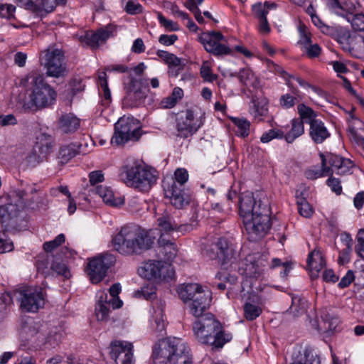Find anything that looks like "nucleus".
Masks as SVG:
<instances>
[{
	"mask_svg": "<svg viewBox=\"0 0 364 364\" xmlns=\"http://www.w3.org/2000/svg\"><path fill=\"white\" fill-rule=\"evenodd\" d=\"M24 92L16 97L17 105L26 112H36L50 107L56 101L57 92L37 71H31L19 80Z\"/></svg>",
	"mask_w": 364,
	"mask_h": 364,
	"instance_id": "1",
	"label": "nucleus"
},
{
	"mask_svg": "<svg viewBox=\"0 0 364 364\" xmlns=\"http://www.w3.org/2000/svg\"><path fill=\"white\" fill-rule=\"evenodd\" d=\"M259 195L245 191L239 197V214L252 241L264 237L271 227L269 208Z\"/></svg>",
	"mask_w": 364,
	"mask_h": 364,
	"instance_id": "2",
	"label": "nucleus"
},
{
	"mask_svg": "<svg viewBox=\"0 0 364 364\" xmlns=\"http://www.w3.org/2000/svg\"><path fill=\"white\" fill-rule=\"evenodd\" d=\"M114 248L123 255H140L149 250L153 239L149 232L140 226L130 224L123 226L119 232L113 237Z\"/></svg>",
	"mask_w": 364,
	"mask_h": 364,
	"instance_id": "3",
	"label": "nucleus"
},
{
	"mask_svg": "<svg viewBox=\"0 0 364 364\" xmlns=\"http://www.w3.org/2000/svg\"><path fill=\"white\" fill-rule=\"evenodd\" d=\"M198 317L193 323V334L198 342L220 348L232 339V334L223 330L213 314H203Z\"/></svg>",
	"mask_w": 364,
	"mask_h": 364,
	"instance_id": "4",
	"label": "nucleus"
},
{
	"mask_svg": "<svg viewBox=\"0 0 364 364\" xmlns=\"http://www.w3.org/2000/svg\"><path fill=\"white\" fill-rule=\"evenodd\" d=\"M153 364H192L191 349L178 338H168L153 351Z\"/></svg>",
	"mask_w": 364,
	"mask_h": 364,
	"instance_id": "5",
	"label": "nucleus"
},
{
	"mask_svg": "<svg viewBox=\"0 0 364 364\" xmlns=\"http://www.w3.org/2000/svg\"><path fill=\"white\" fill-rule=\"evenodd\" d=\"M178 293L184 302L190 301V311L196 317L201 316L210 305V293L197 283L181 284L178 287Z\"/></svg>",
	"mask_w": 364,
	"mask_h": 364,
	"instance_id": "6",
	"label": "nucleus"
},
{
	"mask_svg": "<svg viewBox=\"0 0 364 364\" xmlns=\"http://www.w3.org/2000/svg\"><path fill=\"white\" fill-rule=\"evenodd\" d=\"M119 177L128 186L140 191H148L156 182V176L153 171L138 164L122 166Z\"/></svg>",
	"mask_w": 364,
	"mask_h": 364,
	"instance_id": "7",
	"label": "nucleus"
},
{
	"mask_svg": "<svg viewBox=\"0 0 364 364\" xmlns=\"http://www.w3.org/2000/svg\"><path fill=\"white\" fill-rule=\"evenodd\" d=\"M141 135L139 122L133 117H121L114 125L111 144L119 146L129 141H137Z\"/></svg>",
	"mask_w": 364,
	"mask_h": 364,
	"instance_id": "8",
	"label": "nucleus"
},
{
	"mask_svg": "<svg viewBox=\"0 0 364 364\" xmlns=\"http://www.w3.org/2000/svg\"><path fill=\"white\" fill-rule=\"evenodd\" d=\"M18 301L19 309L23 312L36 313L43 308L46 301V293L38 286L21 287L18 291Z\"/></svg>",
	"mask_w": 364,
	"mask_h": 364,
	"instance_id": "9",
	"label": "nucleus"
},
{
	"mask_svg": "<svg viewBox=\"0 0 364 364\" xmlns=\"http://www.w3.org/2000/svg\"><path fill=\"white\" fill-rule=\"evenodd\" d=\"M41 64L46 69V75L60 77L67 73L63 51L55 46H50L40 56Z\"/></svg>",
	"mask_w": 364,
	"mask_h": 364,
	"instance_id": "10",
	"label": "nucleus"
},
{
	"mask_svg": "<svg viewBox=\"0 0 364 364\" xmlns=\"http://www.w3.org/2000/svg\"><path fill=\"white\" fill-rule=\"evenodd\" d=\"M115 257L106 253L91 259L88 263L87 275L92 284H97L105 277L107 269L114 264Z\"/></svg>",
	"mask_w": 364,
	"mask_h": 364,
	"instance_id": "11",
	"label": "nucleus"
},
{
	"mask_svg": "<svg viewBox=\"0 0 364 364\" xmlns=\"http://www.w3.org/2000/svg\"><path fill=\"white\" fill-rule=\"evenodd\" d=\"M163 188L166 198H169L170 203L175 208L182 209L189 204L190 196L185 191L183 186L176 182L172 177L163 181Z\"/></svg>",
	"mask_w": 364,
	"mask_h": 364,
	"instance_id": "12",
	"label": "nucleus"
},
{
	"mask_svg": "<svg viewBox=\"0 0 364 364\" xmlns=\"http://www.w3.org/2000/svg\"><path fill=\"white\" fill-rule=\"evenodd\" d=\"M53 140L50 135L41 133L36 136V141L31 151L26 156L27 163L35 166L45 160L51 152Z\"/></svg>",
	"mask_w": 364,
	"mask_h": 364,
	"instance_id": "13",
	"label": "nucleus"
},
{
	"mask_svg": "<svg viewBox=\"0 0 364 364\" xmlns=\"http://www.w3.org/2000/svg\"><path fill=\"white\" fill-rule=\"evenodd\" d=\"M139 274L149 280L171 278L173 272L169 264L161 260H149L139 270Z\"/></svg>",
	"mask_w": 364,
	"mask_h": 364,
	"instance_id": "14",
	"label": "nucleus"
},
{
	"mask_svg": "<svg viewBox=\"0 0 364 364\" xmlns=\"http://www.w3.org/2000/svg\"><path fill=\"white\" fill-rule=\"evenodd\" d=\"M200 42L205 50L215 55H227L231 53L230 48L220 43L224 41L223 35L218 31L203 33L199 37Z\"/></svg>",
	"mask_w": 364,
	"mask_h": 364,
	"instance_id": "15",
	"label": "nucleus"
},
{
	"mask_svg": "<svg viewBox=\"0 0 364 364\" xmlns=\"http://www.w3.org/2000/svg\"><path fill=\"white\" fill-rule=\"evenodd\" d=\"M203 124L201 117H196L191 110H186L184 115L177 120L178 136L187 138L195 134Z\"/></svg>",
	"mask_w": 364,
	"mask_h": 364,
	"instance_id": "16",
	"label": "nucleus"
},
{
	"mask_svg": "<svg viewBox=\"0 0 364 364\" xmlns=\"http://www.w3.org/2000/svg\"><path fill=\"white\" fill-rule=\"evenodd\" d=\"M110 357L116 364H133V345L127 341H115L110 344Z\"/></svg>",
	"mask_w": 364,
	"mask_h": 364,
	"instance_id": "17",
	"label": "nucleus"
},
{
	"mask_svg": "<svg viewBox=\"0 0 364 364\" xmlns=\"http://www.w3.org/2000/svg\"><path fill=\"white\" fill-rule=\"evenodd\" d=\"M20 336L27 343L29 348L36 350V343L43 338L41 324L32 318L24 321L20 330Z\"/></svg>",
	"mask_w": 364,
	"mask_h": 364,
	"instance_id": "18",
	"label": "nucleus"
},
{
	"mask_svg": "<svg viewBox=\"0 0 364 364\" xmlns=\"http://www.w3.org/2000/svg\"><path fill=\"white\" fill-rule=\"evenodd\" d=\"M25 196L24 190L14 191L10 196L12 197V201L0 206V218H6L16 216L20 210L26 207Z\"/></svg>",
	"mask_w": 364,
	"mask_h": 364,
	"instance_id": "19",
	"label": "nucleus"
},
{
	"mask_svg": "<svg viewBox=\"0 0 364 364\" xmlns=\"http://www.w3.org/2000/svg\"><path fill=\"white\" fill-rule=\"evenodd\" d=\"M126 89L127 95L124 99L126 100H133L132 105L136 106L141 100L146 97L148 85L146 82H144L141 79L132 78Z\"/></svg>",
	"mask_w": 364,
	"mask_h": 364,
	"instance_id": "20",
	"label": "nucleus"
},
{
	"mask_svg": "<svg viewBox=\"0 0 364 364\" xmlns=\"http://www.w3.org/2000/svg\"><path fill=\"white\" fill-rule=\"evenodd\" d=\"M158 225L161 231L169 232L173 230L186 233L193 230L196 225L193 224H182L178 225L174 220L173 217L168 212L164 213L161 216L157 219Z\"/></svg>",
	"mask_w": 364,
	"mask_h": 364,
	"instance_id": "21",
	"label": "nucleus"
},
{
	"mask_svg": "<svg viewBox=\"0 0 364 364\" xmlns=\"http://www.w3.org/2000/svg\"><path fill=\"white\" fill-rule=\"evenodd\" d=\"M277 4L274 2L265 1L257 3L252 6L254 15L259 19V29L262 33H269L270 27L267 19V15L269 10L275 9Z\"/></svg>",
	"mask_w": 364,
	"mask_h": 364,
	"instance_id": "22",
	"label": "nucleus"
},
{
	"mask_svg": "<svg viewBox=\"0 0 364 364\" xmlns=\"http://www.w3.org/2000/svg\"><path fill=\"white\" fill-rule=\"evenodd\" d=\"M114 31V26L108 25L105 28L99 29L97 32H87L81 37L82 41H85L92 48H97L100 43H103Z\"/></svg>",
	"mask_w": 364,
	"mask_h": 364,
	"instance_id": "23",
	"label": "nucleus"
},
{
	"mask_svg": "<svg viewBox=\"0 0 364 364\" xmlns=\"http://www.w3.org/2000/svg\"><path fill=\"white\" fill-rule=\"evenodd\" d=\"M309 124V136L315 144H322L331 136L325 124L320 119L308 122Z\"/></svg>",
	"mask_w": 364,
	"mask_h": 364,
	"instance_id": "24",
	"label": "nucleus"
},
{
	"mask_svg": "<svg viewBox=\"0 0 364 364\" xmlns=\"http://www.w3.org/2000/svg\"><path fill=\"white\" fill-rule=\"evenodd\" d=\"M159 244V257L166 260L171 261L177 255L178 249L176 245L166 237V235L161 234L158 240Z\"/></svg>",
	"mask_w": 364,
	"mask_h": 364,
	"instance_id": "25",
	"label": "nucleus"
},
{
	"mask_svg": "<svg viewBox=\"0 0 364 364\" xmlns=\"http://www.w3.org/2000/svg\"><path fill=\"white\" fill-rule=\"evenodd\" d=\"M80 125V119L73 113H65L62 114L57 122L58 129L65 134L75 132L79 129Z\"/></svg>",
	"mask_w": 364,
	"mask_h": 364,
	"instance_id": "26",
	"label": "nucleus"
},
{
	"mask_svg": "<svg viewBox=\"0 0 364 364\" xmlns=\"http://www.w3.org/2000/svg\"><path fill=\"white\" fill-rule=\"evenodd\" d=\"M328 163L330 173L335 172L340 175L346 174L353 167V162L350 159L333 154L328 156Z\"/></svg>",
	"mask_w": 364,
	"mask_h": 364,
	"instance_id": "27",
	"label": "nucleus"
},
{
	"mask_svg": "<svg viewBox=\"0 0 364 364\" xmlns=\"http://www.w3.org/2000/svg\"><path fill=\"white\" fill-rule=\"evenodd\" d=\"M215 242V248L218 249L219 262L223 264L234 256V245L230 240L225 237H220Z\"/></svg>",
	"mask_w": 364,
	"mask_h": 364,
	"instance_id": "28",
	"label": "nucleus"
},
{
	"mask_svg": "<svg viewBox=\"0 0 364 364\" xmlns=\"http://www.w3.org/2000/svg\"><path fill=\"white\" fill-rule=\"evenodd\" d=\"M97 302L95 306V314L98 321H107L109 316V306L112 302H109L108 295L105 291L97 293Z\"/></svg>",
	"mask_w": 364,
	"mask_h": 364,
	"instance_id": "29",
	"label": "nucleus"
},
{
	"mask_svg": "<svg viewBox=\"0 0 364 364\" xmlns=\"http://www.w3.org/2000/svg\"><path fill=\"white\" fill-rule=\"evenodd\" d=\"M154 309L153 319L155 323L156 331L162 332L165 330L164 313L165 302L161 299H155L152 301Z\"/></svg>",
	"mask_w": 364,
	"mask_h": 364,
	"instance_id": "30",
	"label": "nucleus"
},
{
	"mask_svg": "<svg viewBox=\"0 0 364 364\" xmlns=\"http://www.w3.org/2000/svg\"><path fill=\"white\" fill-rule=\"evenodd\" d=\"M62 333L53 332L46 336L43 333V338H41L36 343V350H47L55 348L58 346L62 340Z\"/></svg>",
	"mask_w": 364,
	"mask_h": 364,
	"instance_id": "31",
	"label": "nucleus"
},
{
	"mask_svg": "<svg viewBox=\"0 0 364 364\" xmlns=\"http://www.w3.org/2000/svg\"><path fill=\"white\" fill-rule=\"evenodd\" d=\"M95 192L103 201L111 206H118L124 203L121 198H115L112 189L105 186H98L95 188Z\"/></svg>",
	"mask_w": 364,
	"mask_h": 364,
	"instance_id": "32",
	"label": "nucleus"
},
{
	"mask_svg": "<svg viewBox=\"0 0 364 364\" xmlns=\"http://www.w3.org/2000/svg\"><path fill=\"white\" fill-rule=\"evenodd\" d=\"M81 144H70L60 147L58 153V160L62 164H67L70 160L80 153Z\"/></svg>",
	"mask_w": 364,
	"mask_h": 364,
	"instance_id": "33",
	"label": "nucleus"
},
{
	"mask_svg": "<svg viewBox=\"0 0 364 364\" xmlns=\"http://www.w3.org/2000/svg\"><path fill=\"white\" fill-rule=\"evenodd\" d=\"M308 302L306 299L299 296H292L291 305L287 312L292 314L294 318H297L306 312Z\"/></svg>",
	"mask_w": 364,
	"mask_h": 364,
	"instance_id": "34",
	"label": "nucleus"
},
{
	"mask_svg": "<svg viewBox=\"0 0 364 364\" xmlns=\"http://www.w3.org/2000/svg\"><path fill=\"white\" fill-rule=\"evenodd\" d=\"M55 7V0H37L35 1L33 14L43 16L53 12Z\"/></svg>",
	"mask_w": 364,
	"mask_h": 364,
	"instance_id": "35",
	"label": "nucleus"
},
{
	"mask_svg": "<svg viewBox=\"0 0 364 364\" xmlns=\"http://www.w3.org/2000/svg\"><path fill=\"white\" fill-rule=\"evenodd\" d=\"M304 132V122L301 119H294L291 122L290 131L284 136L287 143H292L296 138Z\"/></svg>",
	"mask_w": 364,
	"mask_h": 364,
	"instance_id": "36",
	"label": "nucleus"
},
{
	"mask_svg": "<svg viewBox=\"0 0 364 364\" xmlns=\"http://www.w3.org/2000/svg\"><path fill=\"white\" fill-rule=\"evenodd\" d=\"M307 264L311 271L314 270L318 273L325 264L323 257L319 250H313L308 256Z\"/></svg>",
	"mask_w": 364,
	"mask_h": 364,
	"instance_id": "37",
	"label": "nucleus"
},
{
	"mask_svg": "<svg viewBox=\"0 0 364 364\" xmlns=\"http://www.w3.org/2000/svg\"><path fill=\"white\" fill-rule=\"evenodd\" d=\"M321 318L323 323V329L326 332L335 331L340 323V320L336 315L328 311L323 312Z\"/></svg>",
	"mask_w": 364,
	"mask_h": 364,
	"instance_id": "38",
	"label": "nucleus"
},
{
	"mask_svg": "<svg viewBox=\"0 0 364 364\" xmlns=\"http://www.w3.org/2000/svg\"><path fill=\"white\" fill-rule=\"evenodd\" d=\"M231 121L235 125V133L241 137L247 136L250 134V123L245 118L232 117Z\"/></svg>",
	"mask_w": 364,
	"mask_h": 364,
	"instance_id": "39",
	"label": "nucleus"
},
{
	"mask_svg": "<svg viewBox=\"0 0 364 364\" xmlns=\"http://www.w3.org/2000/svg\"><path fill=\"white\" fill-rule=\"evenodd\" d=\"M291 364H320L319 358L309 350L299 353Z\"/></svg>",
	"mask_w": 364,
	"mask_h": 364,
	"instance_id": "40",
	"label": "nucleus"
},
{
	"mask_svg": "<svg viewBox=\"0 0 364 364\" xmlns=\"http://www.w3.org/2000/svg\"><path fill=\"white\" fill-rule=\"evenodd\" d=\"M183 95V91L180 87H175L171 95L164 98L161 101V105L164 108H172L173 107L177 102L182 98Z\"/></svg>",
	"mask_w": 364,
	"mask_h": 364,
	"instance_id": "41",
	"label": "nucleus"
},
{
	"mask_svg": "<svg viewBox=\"0 0 364 364\" xmlns=\"http://www.w3.org/2000/svg\"><path fill=\"white\" fill-rule=\"evenodd\" d=\"M322 158V169H309L305 172V176L308 179L314 180L319 177L327 176L330 173V168L326 166V160L323 155H321Z\"/></svg>",
	"mask_w": 364,
	"mask_h": 364,
	"instance_id": "42",
	"label": "nucleus"
},
{
	"mask_svg": "<svg viewBox=\"0 0 364 364\" xmlns=\"http://www.w3.org/2000/svg\"><path fill=\"white\" fill-rule=\"evenodd\" d=\"M25 193L24 200L26 203V206H31L32 208L38 209L45 208L47 206L48 200L44 195L36 196V197L28 199V193L26 191Z\"/></svg>",
	"mask_w": 364,
	"mask_h": 364,
	"instance_id": "43",
	"label": "nucleus"
},
{
	"mask_svg": "<svg viewBox=\"0 0 364 364\" xmlns=\"http://www.w3.org/2000/svg\"><path fill=\"white\" fill-rule=\"evenodd\" d=\"M121 291V287L119 283L114 284L109 289V302H112L113 309H119L122 306V301L119 299L118 294Z\"/></svg>",
	"mask_w": 364,
	"mask_h": 364,
	"instance_id": "44",
	"label": "nucleus"
},
{
	"mask_svg": "<svg viewBox=\"0 0 364 364\" xmlns=\"http://www.w3.org/2000/svg\"><path fill=\"white\" fill-rule=\"evenodd\" d=\"M358 6H360L359 3L356 1H352V0H345L341 1V6L338 7L339 9L346 11V14L343 13H338L336 11V13L338 15H340L343 17H345L346 18V16L351 15V16H353L354 15L353 13L356 10V8Z\"/></svg>",
	"mask_w": 364,
	"mask_h": 364,
	"instance_id": "45",
	"label": "nucleus"
},
{
	"mask_svg": "<svg viewBox=\"0 0 364 364\" xmlns=\"http://www.w3.org/2000/svg\"><path fill=\"white\" fill-rule=\"evenodd\" d=\"M262 313V309L250 303H246L244 305V314L249 321H253L257 318Z\"/></svg>",
	"mask_w": 364,
	"mask_h": 364,
	"instance_id": "46",
	"label": "nucleus"
},
{
	"mask_svg": "<svg viewBox=\"0 0 364 364\" xmlns=\"http://www.w3.org/2000/svg\"><path fill=\"white\" fill-rule=\"evenodd\" d=\"M51 269L58 275H61L65 279H68L70 277V272L63 260L59 261L58 259L53 260L51 264Z\"/></svg>",
	"mask_w": 364,
	"mask_h": 364,
	"instance_id": "47",
	"label": "nucleus"
},
{
	"mask_svg": "<svg viewBox=\"0 0 364 364\" xmlns=\"http://www.w3.org/2000/svg\"><path fill=\"white\" fill-rule=\"evenodd\" d=\"M346 19L351 23L353 30L357 31H364V14H358L353 16H346Z\"/></svg>",
	"mask_w": 364,
	"mask_h": 364,
	"instance_id": "48",
	"label": "nucleus"
},
{
	"mask_svg": "<svg viewBox=\"0 0 364 364\" xmlns=\"http://www.w3.org/2000/svg\"><path fill=\"white\" fill-rule=\"evenodd\" d=\"M284 136V133L282 130L279 129H271L262 134L260 137V141L262 143L266 144L274 139H282Z\"/></svg>",
	"mask_w": 364,
	"mask_h": 364,
	"instance_id": "49",
	"label": "nucleus"
},
{
	"mask_svg": "<svg viewBox=\"0 0 364 364\" xmlns=\"http://www.w3.org/2000/svg\"><path fill=\"white\" fill-rule=\"evenodd\" d=\"M298 210L301 215L304 218H309L313 214V209L311 205L304 198H298L296 201Z\"/></svg>",
	"mask_w": 364,
	"mask_h": 364,
	"instance_id": "50",
	"label": "nucleus"
},
{
	"mask_svg": "<svg viewBox=\"0 0 364 364\" xmlns=\"http://www.w3.org/2000/svg\"><path fill=\"white\" fill-rule=\"evenodd\" d=\"M298 112L301 119H306V123L313 119H316V114L314 111L311 108L306 107L303 104L298 106Z\"/></svg>",
	"mask_w": 364,
	"mask_h": 364,
	"instance_id": "51",
	"label": "nucleus"
},
{
	"mask_svg": "<svg viewBox=\"0 0 364 364\" xmlns=\"http://www.w3.org/2000/svg\"><path fill=\"white\" fill-rule=\"evenodd\" d=\"M253 107L251 108L255 117L265 116L267 114V106L266 103L252 99Z\"/></svg>",
	"mask_w": 364,
	"mask_h": 364,
	"instance_id": "52",
	"label": "nucleus"
},
{
	"mask_svg": "<svg viewBox=\"0 0 364 364\" xmlns=\"http://www.w3.org/2000/svg\"><path fill=\"white\" fill-rule=\"evenodd\" d=\"M255 258L252 256H249L246 258V261L249 262L250 264H246V270L250 272V274H252L254 277L259 276L262 272V269L259 267V262L255 259Z\"/></svg>",
	"mask_w": 364,
	"mask_h": 364,
	"instance_id": "53",
	"label": "nucleus"
},
{
	"mask_svg": "<svg viewBox=\"0 0 364 364\" xmlns=\"http://www.w3.org/2000/svg\"><path fill=\"white\" fill-rule=\"evenodd\" d=\"M14 248V244L12 241L8 237L6 231L0 232V252L4 253L10 252Z\"/></svg>",
	"mask_w": 364,
	"mask_h": 364,
	"instance_id": "54",
	"label": "nucleus"
},
{
	"mask_svg": "<svg viewBox=\"0 0 364 364\" xmlns=\"http://www.w3.org/2000/svg\"><path fill=\"white\" fill-rule=\"evenodd\" d=\"M64 242L65 235L63 234H59L54 240L45 242L43 244V249L46 252H51Z\"/></svg>",
	"mask_w": 364,
	"mask_h": 364,
	"instance_id": "55",
	"label": "nucleus"
},
{
	"mask_svg": "<svg viewBox=\"0 0 364 364\" xmlns=\"http://www.w3.org/2000/svg\"><path fill=\"white\" fill-rule=\"evenodd\" d=\"M200 75L204 80L213 82L217 78V76L213 74L211 68L208 62H204L200 68Z\"/></svg>",
	"mask_w": 364,
	"mask_h": 364,
	"instance_id": "56",
	"label": "nucleus"
},
{
	"mask_svg": "<svg viewBox=\"0 0 364 364\" xmlns=\"http://www.w3.org/2000/svg\"><path fill=\"white\" fill-rule=\"evenodd\" d=\"M158 19L159 23L168 31H176L180 29L178 23L166 19L161 13H158Z\"/></svg>",
	"mask_w": 364,
	"mask_h": 364,
	"instance_id": "57",
	"label": "nucleus"
},
{
	"mask_svg": "<svg viewBox=\"0 0 364 364\" xmlns=\"http://www.w3.org/2000/svg\"><path fill=\"white\" fill-rule=\"evenodd\" d=\"M312 23L318 28L322 33L331 35L333 33V28L325 24L316 14L311 18Z\"/></svg>",
	"mask_w": 364,
	"mask_h": 364,
	"instance_id": "58",
	"label": "nucleus"
},
{
	"mask_svg": "<svg viewBox=\"0 0 364 364\" xmlns=\"http://www.w3.org/2000/svg\"><path fill=\"white\" fill-rule=\"evenodd\" d=\"M15 10L16 7L12 4H0V16L7 19L13 18Z\"/></svg>",
	"mask_w": 364,
	"mask_h": 364,
	"instance_id": "59",
	"label": "nucleus"
},
{
	"mask_svg": "<svg viewBox=\"0 0 364 364\" xmlns=\"http://www.w3.org/2000/svg\"><path fill=\"white\" fill-rule=\"evenodd\" d=\"M356 239L358 244L355 245V251L360 257L364 259V228L359 230Z\"/></svg>",
	"mask_w": 364,
	"mask_h": 364,
	"instance_id": "60",
	"label": "nucleus"
},
{
	"mask_svg": "<svg viewBox=\"0 0 364 364\" xmlns=\"http://www.w3.org/2000/svg\"><path fill=\"white\" fill-rule=\"evenodd\" d=\"M175 178H173L178 184L184 186V183L188 181V173L184 168H178L175 171Z\"/></svg>",
	"mask_w": 364,
	"mask_h": 364,
	"instance_id": "61",
	"label": "nucleus"
},
{
	"mask_svg": "<svg viewBox=\"0 0 364 364\" xmlns=\"http://www.w3.org/2000/svg\"><path fill=\"white\" fill-rule=\"evenodd\" d=\"M296 98L289 94L283 95L279 100L281 107L289 109L294 106Z\"/></svg>",
	"mask_w": 364,
	"mask_h": 364,
	"instance_id": "62",
	"label": "nucleus"
},
{
	"mask_svg": "<svg viewBox=\"0 0 364 364\" xmlns=\"http://www.w3.org/2000/svg\"><path fill=\"white\" fill-rule=\"evenodd\" d=\"M215 246L216 242H213L203 250V254L210 259H218L219 261L218 249L215 248Z\"/></svg>",
	"mask_w": 364,
	"mask_h": 364,
	"instance_id": "63",
	"label": "nucleus"
},
{
	"mask_svg": "<svg viewBox=\"0 0 364 364\" xmlns=\"http://www.w3.org/2000/svg\"><path fill=\"white\" fill-rule=\"evenodd\" d=\"M355 276L352 270H348L346 274L341 279L338 283V287L340 288H346L353 282Z\"/></svg>",
	"mask_w": 364,
	"mask_h": 364,
	"instance_id": "64",
	"label": "nucleus"
}]
</instances>
